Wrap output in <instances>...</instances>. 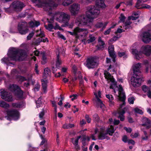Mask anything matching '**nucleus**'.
Masks as SVG:
<instances>
[{
	"label": "nucleus",
	"mask_w": 151,
	"mask_h": 151,
	"mask_svg": "<svg viewBox=\"0 0 151 151\" xmlns=\"http://www.w3.org/2000/svg\"><path fill=\"white\" fill-rule=\"evenodd\" d=\"M104 0H97L96 6H90L86 7L85 16L78 17L75 20L76 23L79 26H86L91 27L93 19L100 12V8H105Z\"/></svg>",
	"instance_id": "1"
},
{
	"label": "nucleus",
	"mask_w": 151,
	"mask_h": 151,
	"mask_svg": "<svg viewBox=\"0 0 151 151\" xmlns=\"http://www.w3.org/2000/svg\"><path fill=\"white\" fill-rule=\"evenodd\" d=\"M7 57L1 60L2 63L8 64H13L12 61H22L26 57L25 51L21 49L12 47L9 49L7 54Z\"/></svg>",
	"instance_id": "2"
},
{
	"label": "nucleus",
	"mask_w": 151,
	"mask_h": 151,
	"mask_svg": "<svg viewBox=\"0 0 151 151\" xmlns=\"http://www.w3.org/2000/svg\"><path fill=\"white\" fill-rule=\"evenodd\" d=\"M118 89V95L119 101H122V103L120 104L119 109L117 113L119 115L118 117L120 119L121 121H123L124 119V114L125 111L123 108V106L125 105V100L126 99V96L124 92L122 87L121 85H119L117 87Z\"/></svg>",
	"instance_id": "3"
},
{
	"label": "nucleus",
	"mask_w": 151,
	"mask_h": 151,
	"mask_svg": "<svg viewBox=\"0 0 151 151\" xmlns=\"http://www.w3.org/2000/svg\"><path fill=\"white\" fill-rule=\"evenodd\" d=\"M131 53L134 58L136 59L139 60L142 57V54L146 56H149L150 55L151 53V46H143L141 47L140 51L136 49H132Z\"/></svg>",
	"instance_id": "4"
},
{
	"label": "nucleus",
	"mask_w": 151,
	"mask_h": 151,
	"mask_svg": "<svg viewBox=\"0 0 151 151\" xmlns=\"http://www.w3.org/2000/svg\"><path fill=\"white\" fill-rule=\"evenodd\" d=\"M35 3V5L39 8H42L45 11L50 9L53 6H56L57 4L51 3L50 0H31Z\"/></svg>",
	"instance_id": "5"
},
{
	"label": "nucleus",
	"mask_w": 151,
	"mask_h": 151,
	"mask_svg": "<svg viewBox=\"0 0 151 151\" xmlns=\"http://www.w3.org/2000/svg\"><path fill=\"white\" fill-rule=\"evenodd\" d=\"M54 18H55L57 21L60 22L65 23L70 19V16L63 12H58L55 14L54 18L51 19V21H49L48 19H47V20L49 23H51L53 21Z\"/></svg>",
	"instance_id": "6"
},
{
	"label": "nucleus",
	"mask_w": 151,
	"mask_h": 151,
	"mask_svg": "<svg viewBox=\"0 0 151 151\" xmlns=\"http://www.w3.org/2000/svg\"><path fill=\"white\" fill-rule=\"evenodd\" d=\"M71 35H76L79 37L80 36H85L88 33V31L86 29L81 28L78 27L75 28L73 32L68 31Z\"/></svg>",
	"instance_id": "7"
},
{
	"label": "nucleus",
	"mask_w": 151,
	"mask_h": 151,
	"mask_svg": "<svg viewBox=\"0 0 151 151\" xmlns=\"http://www.w3.org/2000/svg\"><path fill=\"white\" fill-rule=\"evenodd\" d=\"M18 32L21 35H25L28 32L29 29L27 24L24 22H19L17 27Z\"/></svg>",
	"instance_id": "8"
},
{
	"label": "nucleus",
	"mask_w": 151,
	"mask_h": 151,
	"mask_svg": "<svg viewBox=\"0 0 151 151\" xmlns=\"http://www.w3.org/2000/svg\"><path fill=\"white\" fill-rule=\"evenodd\" d=\"M84 65L88 69L93 68L97 66L98 63L96 59L93 57L88 58Z\"/></svg>",
	"instance_id": "9"
},
{
	"label": "nucleus",
	"mask_w": 151,
	"mask_h": 151,
	"mask_svg": "<svg viewBox=\"0 0 151 151\" xmlns=\"http://www.w3.org/2000/svg\"><path fill=\"white\" fill-rule=\"evenodd\" d=\"M35 35L36 36L40 37L37 39L35 41L36 44H38L40 42H48V40L47 38L45 37V35L44 32L41 30V29H40L39 30H37L35 32Z\"/></svg>",
	"instance_id": "10"
},
{
	"label": "nucleus",
	"mask_w": 151,
	"mask_h": 151,
	"mask_svg": "<svg viewBox=\"0 0 151 151\" xmlns=\"http://www.w3.org/2000/svg\"><path fill=\"white\" fill-rule=\"evenodd\" d=\"M0 96L2 99L8 102L12 101L14 100L11 94L5 90H0Z\"/></svg>",
	"instance_id": "11"
},
{
	"label": "nucleus",
	"mask_w": 151,
	"mask_h": 151,
	"mask_svg": "<svg viewBox=\"0 0 151 151\" xmlns=\"http://www.w3.org/2000/svg\"><path fill=\"white\" fill-rule=\"evenodd\" d=\"M9 89L10 91L14 92L19 98H22L23 92L18 86L14 84L10 85Z\"/></svg>",
	"instance_id": "12"
},
{
	"label": "nucleus",
	"mask_w": 151,
	"mask_h": 151,
	"mask_svg": "<svg viewBox=\"0 0 151 151\" xmlns=\"http://www.w3.org/2000/svg\"><path fill=\"white\" fill-rule=\"evenodd\" d=\"M69 10L72 15H76L80 12V5L78 3H74L70 6Z\"/></svg>",
	"instance_id": "13"
},
{
	"label": "nucleus",
	"mask_w": 151,
	"mask_h": 151,
	"mask_svg": "<svg viewBox=\"0 0 151 151\" xmlns=\"http://www.w3.org/2000/svg\"><path fill=\"white\" fill-rule=\"evenodd\" d=\"M99 133L98 135V138L99 140H103L104 139H106L107 140L110 139L109 137L107 136V134L105 131L104 127H101L99 129Z\"/></svg>",
	"instance_id": "14"
},
{
	"label": "nucleus",
	"mask_w": 151,
	"mask_h": 151,
	"mask_svg": "<svg viewBox=\"0 0 151 151\" xmlns=\"http://www.w3.org/2000/svg\"><path fill=\"white\" fill-rule=\"evenodd\" d=\"M141 80L139 75H135L134 76V74H133L131 80V83L134 87L138 86L141 84Z\"/></svg>",
	"instance_id": "15"
},
{
	"label": "nucleus",
	"mask_w": 151,
	"mask_h": 151,
	"mask_svg": "<svg viewBox=\"0 0 151 151\" xmlns=\"http://www.w3.org/2000/svg\"><path fill=\"white\" fill-rule=\"evenodd\" d=\"M7 115L9 117L14 120H17L19 118V114L16 110H7L6 111Z\"/></svg>",
	"instance_id": "16"
},
{
	"label": "nucleus",
	"mask_w": 151,
	"mask_h": 151,
	"mask_svg": "<svg viewBox=\"0 0 151 151\" xmlns=\"http://www.w3.org/2000/svg\"><path fill=\"white\" fill-rule=\"evenodd\" d=\"M25 6L24 4L19 1H16L13 2L10 5V7L13 8L15 11L21 10Z\"/></svg>",
	"instance_id": "17"
},
{
	"label": "nucleus",
	"mask_w": 151,
	"mask_h": 151,
	"mask_svg": "<svg viewBox=\"0 0 151 151\" xmlns=\"http://www.w3.org/2000/svg\"><path fill=\"white\" fill-rule=\"evenodd\" d=\"M142 65V63H139L134 64L132 66L133 74H134V76L135 75H139L140 73V69Z\"/></svg>",
	"instance_id": "18"
},
{
	"label": "nucleus",
	"mask_w": 151,
	"mask_h": 151,
	"mask_svg": "<svg viewBox=\"0 0 151 151\" xmlns=\"http://www.w3.org/2000/svg\"><path fill=\"white\" fill-rule=\"evenodd\" d=\"M143 41L145 43H148L151 40L150 35L148 31L142 33L141 35Z\"/></svg>",
	"instance_id": "19"
},
{
	"label": "nucleus",
	"mask_w": 151,
	"mask_h": 151,
	"mask_svg": "<svg viewBox=\"0 0 151 151\" xmlns=\"http://www.w3.org/2000/svg\"><path fill=\"white\" fill-rule=\"evenodd\" d=\"M50 1L51 3H55V4H57V6H53L52 7V8L50 10L48 11H46L49 12L50 11H51L52 9L54 8V7H57L58 5V3H56L54 1H60L61 0H50ZM73 0H63L62 2V5L64 6H67L70 4H71L73 2Z\"/></svg>",
	"instance_id": "20"
},
{
	"label": "nucleus",
	"mask_w": 151,
	"mask_h": 151,
	"mask_svg": "<svg viewBox=\"0 0 151 151\" xmlns=\"http://www.w3.org/2000/svg\"><path fill=\"white\" fill-rule=\"evenodd\" d=\"M58 52V54H57V59L56 62V66L58 68L59 65L61 63V61L59 59V55L62 54L64 55L65 53V50L63 48H60L57 50Z\"/></svg>",
	"instance_id": "21"
},
{
	"label": "nucleus",
	"mask_w": 151,
	"mask_h": 151,
	"mask_svg": "<svg viewBox=\"0 0 151 151\" xmlns=\"http://www.w3.org/2000/svg\"><path fill=\"white\" fill-rule=\"evenodd\" d=\"M98 96L97 95V93H94V95L96 98V102L98 106H99L101 108H103L104 107V105L103 103L102 102L101 100L98 98L101 97V93L100 91H99L98 92Z\"/></svg>",
	"instance_id": "22"
},
{
	"label": "nucleus",
	"mask_w": 151,
	"mask_h": 151,
	"mask_svg": "<svg viewBox=\"0 0 151 151\" xmlns=\"http://www.w3.org/2000/svg\"><path fill=\"white\" fill-rule=\"evenodd\" d=\"M104 75L105 78L107 79V81L108 82H111L112 83H114V85L116 86L114 82V79L110 73H109L108 71H104Z\"/></svg>",
	"instance_id": "23"
},
{
	"label": "nucleus",
	"mask_w": 151,
	"mask_h": 151,
	"mask_svg": "<svg viewBox=\"0 0 151 151\" xmlns=\"http://www.w3.org/2000/svg\"><path fill=\"white\" fill-rule=\"evenodd\" d=\"M108 50L110 56L113 58V61L115 62V58L116 56L114 51V46L111 45L109 46L108 47Z\"/></svg>",
	"instance_id": "24"
},
{
	"label": "nucleus",
	"mask_w": 151,
	"mask_h": 151,
	"mask_svg": "<svg viewBox=\"0 0 151 151\" xmlns=\"http://www.w3.org/2000/svg\"><path fill=\"white\" fill-rule=\"evenodd\" d=\"M148 0H137V2L136 5V7L137 9L145 8L149 9L150 8V6L144 4H143L141 7H139V4L140 2H144L147 1Z\"/></svg>",
	"instance_id": "25"
},
{
	"label": "nucleus",
	"mask_w": 151,
	"mask_h": 151,
	"mask_svg": "<svg viewBox=\"0 0 151 151\" xmlns=\"http://www.w3.org/2000/svg\"><path fill=\"white\" fill-rule=\"evenodd\" d=\"M98 44L97 45V48L99 50H102L104 48L105 43L102 40L101 37H99L98 41Z\"/></svg>",
	"instance_id": "26"
},
{
	"label": "nucleus",
	"mask_w": 151,
	"mask_h": 151,
	"mask_svg": "<svg viewBox=\"0 0 151 151\" xmlns=\"http://www.w3.org/2000/svg\"><path fill=\"white\" fill-rule=\"evenodd\" d=\"M142 124L141 125L142 126H146V127L151 123L150 120L146 117L143 118L142 119Z\"/></svg>",
	"instance_id": "27"
},
{
	"label": "nucleus",
	"mask_w": 151,
	"mask_h": 151,
	"mask_svg": "<svg viewBox=\"0 0 151 151\" xmlns=\"http://www.w3.org/2000/svg\"><path fill=\"white\" fill-rule=\"evenodd\" d=\"M41 81L42 83V86L43 91L44 93H45L47 91V81L46 80H42Z\"/></svg>",
	"instance_id": "28"
},
{
	"label": "nucleus",
	"mask_w": 151,
	"mask_h": 151,
	"mask_svg": "<svg viewBox=\"0 0 151 151\" xmlns=\"http://www.w3.org/2000/svg\"><path fill=\"white\" fill-rule=\"evenodd\" d=\"M73 69L74 75H75L76 76H77V74L79 75L78 78H79L81 77L82 75L81 72L79 71H77L76 67L75 66H73Z\"/></svg>",
	"instance_id": "29"
},
{
	"label": "nucleus",
	"mask_w": 151,
	"mask_h": 151,
	"mask_svg": "<svg viewBox=\"0 0 151 151\" xmlns=\"http://www.w3.org/2000/svg\"><path fill=\"white\" fill-rule=\"evenodd\" d=\"M106 132L107 134H109L110 135H112L113 134L114 132V130L113 127L111 126L110 128H108L106 130Z\"/></svg>",
	"instance_id": "30"
},
{
	"label": "nucleus",
	"mask_w": 151,
	"mask_h": 151,
	"mask_svg": "<svg viewBox=\"0 0 151 151\" xmlns=\"http://www.w3.org/2000/svg\"><path fill=\"white\" fill-rule=\"evenodd\" d=\"M0 106L7 109L9 107V105L4 101H0Z\"/></svg>",
	"instance_id": "31"
},
{
	"label": "nucleus",
	"mask_w": 151,
	"mask_h": 151,
	"mask_svg": "<svg viewBox=\"0 0 151 151\" xmlns=\"http://www.w3.org/2000/svg\"><path fill=\"white\" fill-rule=\"evenodd\" d=\"M106 97L108 98L109 100V102H110V105L111 106L114 104V102L113 101L114 99V98L111 95H106Z\"/></svg>",
	"instance_id": "32"
},
{
	"label": "nucleus",
	"mask_w": 151,
	"mask_h": 151,
	"mask_svg": "<svg viewBox=\"0 0 151 151\" xmlns=\"http://www.w3.org/2000/svg\"><path fill=\"white\" fill-rule=\"evenodd\" d=\"M75 125L73 124H65L63 125V128L64 129H68L74 127Z\"/></svg>",
	"instance_id": "33"
},
{
	"label": "nucleus",
	"mask_w": 151,
	"mask_h": 151,
	"mask_svg": "<svg viewBox=\"0 0 151 151\" xmlns=\"http://www.w3.org/2000/svg\"><path fill=\"white\" fill-rule=\"evenodd\" d=\"M40 25L39 22L36 21H32L29 22V25L32 27H34L35 26L38 27Z\"/></svg>",
	"instance_id": "34"
},
{
	"label": "nucleus",
	"mask_w": 151,
	"mask_h": 151,
	"mask_svg": "<svg viewBox=\"0 0 151 151\" xmlns=\"http://www.w3.org/2000/svg\"><path fill=\"white\" fill-rule=\"evenodd\" d=\"M50 71L48 68H46L44 69V76L45 78L47 77V76H50Z\"/></svg>",
	"instance_id": "35"
},
{
	"label": "nucleus",
	"mask_w": 151,
	"mask_h": 151,
	"mask_svg": "<svg viewBox=\"0 0 151 151\" xmlns=\"http://www.w3.org/2000/svg\"><path fill=\"white\" fill-rule=\"evenodd\" d=\"M12 105L14 107L17 108H20L23 106V104L21 102L13 103Z\"/></svg>",
	"instance_id": "36"
},
{
	"label": "nucleus",
	"mask_w": 151,
	"mask_h": 151,
	"mask_svg": "<svg viewBox=\"0 0 151 151\" xmlns=\"http://www.w3.org/2000/svg\"><path fill=\"white\" fill-rule=\"evenodd\" d=\"M131 23V22L129 20H128L124 23V25L123 26L126 29H127L130 27V25Z\"/></svg>",
	"instance_id": "37"
},
{
	"label": "nucleus",
	"mask_w": 151,
	"mask_h": 151,
	"mask_svg": "<svg viewBox=\"0 0 151 151\" xmlns=\"http://www.w3.org/2000/svg\"><path fill=\"white\" fill-rule=\"evenodd\" d=\"M73 143L74 145L75 146V148L77 150H79L80 149V147L78 145V139H75L74 141H73Z\"/></svg>",
	"instance_id": "38"
},
{
	"label": "nucleus",
	"mask_w": 151,
	"mask_h": 151,
	"mask_svg": "<svg viewBox=\"0 0 151 151\" xmlns=\"http://www.w3.org/2000/svg\"><path fill=\"white\" fill-rule=\"evenodd\" d=\"M89 37V39H88L87 40V42L88 43H90L93 42L96 39L95 37L91 35H90Z\"/></svg>",
	"instance_id": "39"
},
{
	"label": "nucleus",
	"mask_w": 151,
	"mask_h": 151,
	"mask_svg": "<svg viewBox=\"0 0 151 151\" xmlns=\"http://www.w3.org/2000/svg\"><path fill=\"white\" fill-rule=\"evenodd\" d=\"M142 65H144L146 67V71L147 72L148 71V68L149 66V64L148 61L147 60H145L143 61V63H142Z\"/></svg>",
	"instance_id": "40"
},
{
	"label": "nucleus",
	"mask_w": 151,
	"mask_h": 151,
	"mask_svg": "<svg viewBox=\"0 0 151 151\" xmlns=\"http://www.w3.org/2000/svg\"><path fill=\"white\" fill-rule=\"evenodd\" d=\"M107 23H105L104 24L102 22H99L96 25V26L97 28H100L103 27V28H105L107 24Z\"/></svg>",
	"instance_id": "41"
},
{
	"label": "nucleus",
	"mask_w": 151,
	"mask_h": 151,
	"mask_svg": "<svg viewBox=\"0 0 151 151\" xmlns=\"http://www.w3.org/2000/svg\"><path fill=\"white\" fill-rule=\"evenodd\" d=\"M118 55L120 57H123L124 58H126L127 57V55L126 54V52H119Z\"/></svg>",
	"instance_id": "42"
},
{
	"label": "nucleus",
	"mask_w": 151,
	"mask_h": 151,
	"mask_svg": "<svg viewBox=\"0 0 151 151\" xmlns=\"http://www.w3.org/2000/svg\"><path fill=\"white\" fill-rule=\"evenodd\" d=\"M45 27L46 29L51 31L53 29H54V27L53 25L51 24H49L48 26L45 25Z\"/></svg>",
	"instance_id": "43"
},
{
	"label": "nucleus",
	"mask_w": 151,
	"mask_h": 151,
	"mask_svg": "<svg viewBox=\"0 0 151 151\" xmlns=\"http://www.w3.org/2000/svg\"><path fill=\"white\" fill-rule=\"evenodd\" d=\"M99 132V129L98 128H96L95 130V133L92 134L91 136V138L93 140H95L96 139L95 138V134Z\"/></svg>",
	"instance_id": "44"
},
{
	"label": "nucleus",
	"mask_w": 151,
	"mask_h": 151,
	"mask_svg": "<svg viewBox=\"0 0 151 151\" xmlns=\"http://www.w3.org/2000/svg\"><path fill=\"white\" fill-rule=\"evenodd\" d=\"M93 119L94 121L96 122H98L99 119L98 115L97 114H95L93 116Z\"/></svg>",
	"instance_id": "45"
},
{
	"label": "nucleus",
	"mask_w": 151,
	"mask_h": 151,
	"mask_svg": "<svg viewBox=\"0 0 151 151\" xmlns=\"http://www.w3.org/2000/svg\"><path fill=\"white\" fill-rule=\"evenodd\" d=\"M18 72L16 69H13L12 70L11 72V75L12 77H14V76H17V75L18 74Z\"/></svg>",
	"instance_id": "46"
},
{
	"label": "nucleus",
	"mask_w": 151,
	"mask_h": 151,
	"mask_svg": "<svg viewBox=\"0 0 151 151\" xmlns=\"http://www.w3.org/2000/svg\"><path fill=\"white\" fill-rule=\"evenodd\" d=\"M41 99L40 98L38 99L37 101H36V106L37 108L40 107L42 105V103L41 101Z\"/></svg>",
	"instance_id": "47"
},
{
	"label": "nucleus",
	"mask_w": 151,
	"mask_h": 151,
	"mask_svg": "<svg viewBox=\"0 0 151 151\" xmlns=\"http://www.w3.org/2000/svg\"><path fill=\"white\" fill-rule=\"evenodd\" d=\"M134 111L136 113H138L141 114H143V112L142 111L139 109L137 108H135L134 109Z\"/></svg>",
	"instance_id": "48"
},
{
	"label": "nucleus",
	"mask_w": 151,
	"mask_h": 151,
	"mask_svg": "<svg viewBox=\"0 0 151 151\" xmlns=\"http://www.w3.org/2000/svg\"><path fill=\"white\" fill-rule=\"evenodd\" d=\"M134 100V98L133 97H129L128 99V101L130 104H133Z\"/></svg>",
	"instance_id": "49"
},
{
	"label": "nucleus",
	"mask_w": 151,
	"mask_h": 151,
	"mask_svg": "<svg viewBox=\"0 0 151 151\" xmlns=\"http://www.w3.org/2000/svg\"><path fill=\"white\" fill-rule=\"evenodd\" d=\"M9 32L11 33H17L18 31L15 28L13 27L10 29Z\"/></svg>",
	"instance_id": "50"
},
{
	"label": "nucleus",
	"mask_w": 151,
	"mask_h": 151,
	"mask_svg": "<svg viewBox=\"0 0 151 151\" xmlns=\"http://www.w3.org/2000/svg\"><path fill=\"white\" fill-rule=\"evenodd\" d=\"M142 89L144 92H147L148 90H150L149 88L145 85L142 86Z\"/></svg>",
	"instance_id": "51"
},
{
	"label": "nucleus",
	"mask_w": 151,
	"mask_h": 151,
	"mask_svg": "<svg viewBox=\"0 0 151 151\" xmlns=\"http://www.w3.org/2000/svg\"><path fill=\"white\" fill-rule=\"evenodd\" d=\"M125 18V17L124 16L123 14H121L120 15V16L119 17V19H120V21L119 22H124Z\"/></svg>",
	"instance_id": "52"
},
{
	"label": "nucleus",
	"mask_w": 151,
	"mask_h": 151,
	"mask_svg": "<svg viewBox=\"0 0 151 151\" xmlns=\"http://www.w3.org/2000/svg\"><path fill=\"white\" fill-rule=\"evenodd\" d=\"M47 60L46 58L44 55L43 54L42 63V64H44L47 62Z\"/></svg>",
	"instance_id": "53"
},
{
	"label": "nucleus",
	"mask_w": 151,
	"mask_h": 151,
	"mask_svg": "<svg viewBox=\"0 0 151 151\" xmlns=\"http://www.w3.org/2000/svg\"><path fill=\"white\" fill-rule=\"evenodd\" d=\"M31 81V79L30 78L28 79V81H27V82L24 83V86L26 87H28L29 85V82Z\"/></svg>",
	"instance_id": "54"
},
{
	"label": "nucleus",
	"mask_w": 151,
	"mask_h": 151,
	"mask_svg": "<svg viewBox=\"0 0 151 151\" xmlns=\"http://www.w3.org/2000/svg\"><path fill=\"white\" fill-rule=\"evenodd\" d=\"M52 106L54 107L55 110V112H57V106L56 104V102L55 101H51Z\"/></svg>",
	"instance_id": "55"
},
{
	"label": "nucleus",
	"mask_w": 151,
	"mask_h": 151,
	"mask_svg": "<svg viewBox=\"0 0 151 151\" xmlns=\"http://www.w3.org/2000/svg\"><path fill=\"white\" fill-rule=\"evenodd\" d=\"M40 88V85L38 84H36L35 86V87L34 88V90L35 91H37L39 90V89Z\"/></svg>",
	"instance_id": "56"
},
{
	"label": "nucleus",
	"mask_w": 151,
	"mask_h": 151,
	"mask_svg": "<svg viewBox=\"0 0 151 151\" xmlns=\"http://www.w3.org/2000/svg\"><path fill=\"white\" fill-rule=\"evenodd\" d=\"M57 35L58 37H59L61 39H62L64 40H65V38L64 37V36L63 35H62L59 32H57Z\"/></svg>",
	"instance_id": "57"
},
{
	"label": "nucleus",
	"mask_w": 151,
	"mask_h": 151,
	"mask_svg": "<svg viewBox=\"0 0 151 151\" xmlns=\"http://www.w3.org/2000/svg\"><path fill=\"white\" fill-rule=\"evenodd\" d=\"M34 35L33 32H31L29 33L27 37V38L28 40H30L31 38L33 37Z\"/></svg>",
	"instance_id": "58"
},
{
	"label": "nucleus",
	"mask_w": 151,
	"mask_h": 151,
	"mask_svg": "<svg viewBox=\"0 0 151 151\" xmlns=\"http://www.w3.org/2000/svg\"><path fill=\"white\" fill-rule=\"evenodd\" d=\"M85 118L87 120L88 123H90L91 122V119L89 117V116L88 115H86Z\"/></svg>",
	"instance_id": "59"
},
{
	"label": "nucleus",
	"mask_w": 151,
	"mask_h": 151,
	"mask_svg": "<svg viewBox=\"0 0 151 151\" xmlns=\"http://www.w3.org/2000/svg\"><path fill=\"white\" fill-rule=\"evenodd\" d=\"M78 95L76 94H73L72 95L70 96V97L71 98L72 101H73L74 100L76 99L77 98Z\"/></svg>",
	"instance_id": "60"
},
{
	"label": "nucleus",
	"mask_w": 151,
	"mask_h": 151,
	"mask_svg": "<svg viewBox=\"0 0 151 151\" xmlns=\"http://www.w3.org/2000/svg\"><path fill=\"white\" fill-rule=\"evenodd\" d=\"M54 29H59L60 30H61L62 28L59 26L57 23H55V26L54 27Z\"/></svg>",
	"instance_id": "61"
},
{
	"label": "nucleus",
	"mask_w": 151,
	"mask_h": 151,
	"mask_svg": "<svg viewBox=\"0 0 151 151\" xmlns=\"http://www.w3.org/2000/svg\"><path fill=\"white\" fill-rule=\"evenodd\" d=\"M113 27H111V28L108 29L107 30L105 31L104 32V34L105 35L109 34L111 31V28H113Z\"/></svg>",
	"instance_id": "62"
},
{
	"label": "nucleus",
	"mask_w": 151,
	"mask_h": 151,
	"mask_svg": "<svg viewBox=\"0 0 151 151\" xmlns=\"http://www.w3.org/2000/svg\"><path fill=\"white\" fill-rule=\"evenodd\" d=\"M34 54L36 56H39L41 54V52H39L37 50L34 51Z\"/></svg>",
	"instance_id": "63"
},
{
	"label": "nucleus",
	"mask_w": 151,
	"mask_h": 151,
	"mask_svg": "<svg viewBox=\"0 0 151 151\" xmlns=\"http://www.w3.org/2000/svg\"><path fill=\"white\" fill-rule=\"evenodd\" d=\"M138 136V133H136L134 134H132L131 135V136L132 138H136Z\"/></svg>",
	"instance_id": "64"
}]
</instances>
